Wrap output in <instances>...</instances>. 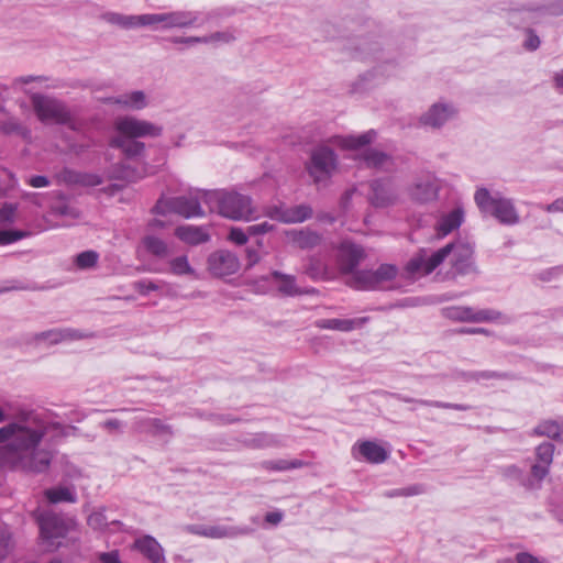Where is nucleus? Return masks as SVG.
Masks as SVG:
<instances>
[{
  "label": "nucleus",
  "mask_w": 563,
  "mask_h": 563,
  "mask_svg": "<svg viewBox=\"0 0 563 563\" xmlns=\"http://www.w3.org/2000/svg\"><path fill=\"white\" fill-rule=\"evenodd\" d=\"M68 434L67 428L52 422L35 410H21L0 428V466L40 474L48 470L54 444Z\"/></svg>",
  "instance_id": "nucleus-1"
},
{
  "label": "nucleus",
  "mask_w": 563,
  "mask_h": 563,
  "mask_svg": "<svg viewBox=\"0 0 563 563\" xmlns=\"http://www.w3.org/2000/svg\"><path fill=\"white\" fill-rule=\"evenodd\" d=\"M449 255H452L451 266L455 275L479 274L475 262V243L457 239L432 254H429L427 250H420L406 264V276L409 278L427 276L439 267Z\"/></svg>",
  "instance_id": "nucleus-2"
},
{
  "label": "nucleus",
  "mask_w": 563,
  "mask_h": 563,
  "mask_svg": "<svg viewBox=\"0 0 563 563\" xmlns=\"http://www.w3.org/2000/svg\"><path fill=\"white\" fill-rule=\"evenodd\" d=\"M202 201L210 211L235 221L256 219L253 199L235 190L217 189L202 192Z\"/></svg>",
  "instance_id": "nucleus-3"
},
{
  "label": "nucleus",
  "mask_w": 563,
  "mask_h": 563,
  "mask_svg": "<svg viewBox=\"0 0 563 563\" xmlns=\"http://www.w3.org/2000/svg\"><path fill=\"white\" fill-rule=\"evenodd\" d=\"M474 200L482 213L494 217L501 224L515 225L520 221L519 213L510 198L499 194L492 195L488 189L478 188L475 191Z\"/></svg>",
  "instance_id": "nucleus-4"
},
{
  "label": "nucleus",
  "mask_w": 563,
  "mask_h": 563,
  "mask_svg": "<svg viewBox=\"0 0 563 563\" xmlns=\"http://www.w3.org/2000/svg\"><path fill=\"white\" fill-rule=\"evenodd\" d=\"M31 103L40 121L67 124L71 130H77L71 113L64 102L45 95L34 93L31 97Z\"/></svg>",
  "instance_id": "nucleus-5"
},
{
  "label": "nucleus",
  "mask_w": 563,
  "mask_h": 563,
  "mask_svg": "<svg viewBox=\"0 0 563 563\" xmlns=\"http://www.w3.org/2000/svg\"><path fill=\"white\" fill-rule=\"evenodd\" d=\"M398 267L393 264H382L376 269H362L353 273L346 284L357 290H382L385 284L396 278Z\"/></svg>",
  "instance_id": "nucleus-6"
},
{
  "label": "nucleus",
  "mask_w": 563,
  "mask_h": 563,
  "mask_svg": "<svg viewBox=\"0 0 563 563\" xmlns=\"http://www.w3.org/2000/svg\"><path fill=\"white\" fill-rule=\"evenodd\" d=\"M306 168L314 184L319 185L327 181L336 169L334 151L327 145L314 147Z\"/></svg>",
  "instance_id": "nucleus-7"
},
{
  "label": "nucleus",
  "mask_w": 563,
  "mask_h": 563,
  "mask_svg": "<svg viewBox=\"0 0 563 563\" xmlns=\"http://www.w3.org/2000/svg\"><path fill=\"white\" fill-rule=\"evenodd\" d=\"M202 192L203 191H200V197L179 196L169 199H159L153 207V212L157 214L174 212L187 219L202 217L205 214L200 206Z\"/></svg>",
  "instance_id": "nucleus-8"
},
{
  "label": "nucleus",
  "mask_w": 563,
  "mask_h": 563,
  "mask_svg": "<svg viewBox=\"0 0 563 563\" xmlns=\"http://www.w3.org/2000/svg\"><path fill=\"white\" fill-rule=\"evenodd\" d=\"M114 129L118 135L140 139V137H158L163 133V128L146 120L135 117H121L114 122Z\"/></svg>",
  "instance_id": "nucleus-9"
},
{
  "label": "nucleus",
  "mask_w": 563,
  "mask_h": 563,
  "mask_svg": "<svg viewBox=\"0 0 563 563\" xmlns=\"http://www.w3.org/2000/svg\"><path fill=\"white\" fill-rule=\"evenodd\" d=\"M93 336L95 334L88 331H81L73 328H56L33 334L30 343L35 346H40L42 344L52 346L63 342L78 341Z\"/></svg>",
  "instance_id": "nucleus-10"
},
{
  "label": "nucleus",
  "mask_w": 563,
  "mask_h": 563,
  "mask_svg": "<svg viewBox=\"0 0 563 563\" xmlns=\"http://www.w3.org/2000/svg\"><path fill=\"white\" fill-rule=\"evenodd\" d=\"M41 538L51 547L55 541L65 538L68 532V525L63 517L53 512H43L37 517Z\"/></svg>",
  "instance_id": "nucleus-11"
},
{
  "label": "nucleus",
  "mask_w": 563,
  "mask_h": 563,
  "mask_svg": "<svg viewBox=\"0 0 563 563\" xmlns=\"http://www.w3.org/2000/svg\"><path fill=\"white\" fill-rule=\"evenodd\" d=\"M133 429L137 433L157 438L165 443H168L175 434L170 424L165 423L159 418L146 416H136L133 420Z\"/></svg>",
  "instance_id": "nucleus-12"
},
{
  "label": "nucleus",
  "mask_w": 563,
  "mask_h": 563,
  "mask_svg": "<svg viewBox=\"0 0 563 563\" xmlns=\"http://www.w3.org/2000/svg\"><path fill=\"white\" fill-rule=\"evenodd\" d=\"M369 202L375 208H387L399 200L395 184L389 178L375 179L371 183Z\"/></svg>",
  "instance_id": "nucleus-13"
},
{
  "label": "nucleus",
  "mask_w": 563,
  "mask_h": 563,
  "mask_svg": "<svg viewBox=\"0 0 563 563\" xmlns=\"http://www.w3.org/2000/svg\"><path fill=\"white\" fill-rule=\"evenodd\" d=\"M207 263L209 272L217 277L233 275L240 269L241 265L239 257L228 250L211 253Z\"/></svg>",
  "instance_id": "nucleus-14"
},
{
  "label": "nucleus",
  "mask_w": 563,
  "mask_h": 563,
  "mask_svg": "<svg viewBox=\"0 0 563 563\" xmlns=\"http://www.w3.org/2000/svg\"><path fill=\"white\" fill-rule=\"evenodd\" d=\"M162 30L169 29H187L192 26H201L207 19H201L200 14L195 11H169L162 13Z\"/></svg>",
  "instance_id": "nucleus-15"
},
{
  "label": "nucleus",
  "mask_w": 563,
  "mask_h": 563,
  "mask_svg": "<svg viewBox=\"0 0 563 563\" xmlns=\"http://www.w3.org/2000/svg\"><path fill=\"white\" fill-rule=\"evenodd\" d=\"M456 114V109L450 103H433L420 118L423 126L440 129Z\"/></svg>",
  "instance_id": "nucleus-16"
},
{
  "label": "nucleus",
  "mask_w": 563,
  "mask_h": 563,
  "mask_svg": "<svg viewBox=\"0 0 563 563\" xmlns=\"http://www.w3.org/2000/svg\"><path fill=\"white\" fill-rule=\"evenodd\" d=\"M409 196L412 200L419 203L430 202L438 197L439 185L433 175H423L416 179V181L408 189Z\"/></svg>",
  "instance_id": "nucleus-17"
},
{
  "label": "nucleus",
  "mask_w": 563,
  "mask_h": 563,
  "mask_svg": "<svg viewBox=\"0 0 563 563\" xmlns=\"http://www.w3.org/2000/svg\"><path fill=\"white\" fill-rule=\"evenodd\" d=\"M189 530L198 536L211 539H233L241 536H247L253 532L250 527L234 526H191Z\"/></svg>",
  "instance_id": "nucleus-18"
},
{
  "label": "nucleus",
  "mask_w": 563,
  "mask_h": 563,
  "mask_svg": "<svg viewBox=\"0 0 563 563\" xmlns=\"http://www.w3.org/2000/svg\"><path fill=\"white\" fill-rule=\"evenodd\" d=\"M554 449L555 446L551 442H543L536 448V461L531 465V475L536 481L541 482L548 476L553 462Z\"/></svg>",
  "instance_id": "nucleus-19"
},
{
  "label": "nucleus",
  "mask_w": 563,
  "mask_h": 563,
  "mask_svg": "<svg viewBox=\"0 0 563 563\" xmlns=\"http://www.w3.org/2000/svg\"><path fill=\"white\" fill-rule=\"evenodd\" d=\"M364 257L365 253L362 246L353 243H342L339 250V265L342 273L352 276Z\"/></svg>",
  "instance_id": "nucleus-20"
},
{
  "label": "nucleus",
  "mask_w": 563,
  "mask_h": 563,
  "mask_svg": "<svg viewBox=\"0 0 563 563\" xmlns=\"http://www.w3.org/2000/svg\"><path fill=\"white\" fill-rule=\"evenodd\" d=\"M465 219L464 209L461 206L455 207L449 212H443L439 216L435 223V233L438 238H444L457 230Z\"/></svg>",
  "instance_id": "nucleus-21"
},
{
  "label": "nucleus",
  "mask_w": 563,
  "mask_h": 563,
  "mask_svg": "<svg viewBox=\"0 0 563 563\" xmlns=\"http://www.w3.org/2000/svg\"><path fill=\"white\" fill-rule=\"evenodd\" d=\"M134 549L137 550L150 563H166L164 550L158 541L151 537L144 536L134 541Z\"/></svg>",
  "instance_id": "nucleus-22"
},
{
  "label": "nucleus",
  "mask_w": 563,
  "mask_h": 563,
  "mask_svg": "<svg viewBox=\"0 0 563 563\" xmlns=\"http://www.w3.org/2000/svg\"><path fill=\"white\" fill-rule=\"evenodd\" d=\"M376 393L382 396L393 397L396 400H399V401H402L406 404H416V405H420V406L435 407V408H441V409H454V410H459V411H466V410L471 409V407L468 405H463V404H451V402H443V401H438V400L416 399V398H411V397L405 396L399 393H390L387 390H379Z\"/></svg>",
  "instance_id": "nucleus-23"
},
{
  "label": "nucleus",
  "mask_w": 563,
  "mask_h": 563,
  "mask_svg": "<svg viewBox=\"0 0 563 563\" xmlns=\"http://www.w3.org/2000/svg\"><path fill=\"white\" fill-rule=\"evenodd\" d=\"M369 321L368 317H360L353 319H321L317 321L320 329L334 330L340 332H351L363 328Z\"/></svg>",
  "instance_id": "nucleus-24"
},
{
  "label": "nucleus",
  "mask_w": 563,
  "mask_h": 563,
  "mask_svg": "<svg viewBox=\"0 0 563 563\" xmlns=\"http://www.w3.org/2000/svg\"><path fill=\"white\" fill-rule=\"evenodd\" d=\"M364 165L368 168L389 172L394 168L395 163L390 155L376 148H368L361 155Z\"/></svg>",
  "instance_id": "nucleus-25"
},
{
  "label": "nucleus",
  "mask_w": 563,
  "mask_h": 563,
  "mask_svg": "<svg viewBox=\"0 0 563 563\" xmlns=\"http://www.w3.org/2000/svg\"><path fill=\"white\" fill-rule=\"evenodd\" d=\"M109 145L112 148H119L126 158H136L143 155L145 151V144L134 139L115 135L109 141Z\"/></svg>",
  "instance_id": "nucleus-26"
},
{
  "label": "nucleus",
  "mask_w": 563,
  "mask_h": 563,
  "mask_svg": "<svg viewBox=\"0 0 563 563\" xmlns=\"http://www.w3.org/2000/svg\"><path fill=\"white\" fill-rule=\"evenodd\" d=\"M175 235L190 245H198L209 241L210 235L205 229L195 225H179L175 229Z\"/></svg>",
  "instance_id": "nucleus-27"
},
{
  "label": "nucleus",
  "mask_w": 563,
  "mask_h": 563,
  "mask_svg": "<svg viewBox=\"0 0 563 563\" xmlns=\"http://www.w3.org/2000/svg\"><path fill=\"white\" fill-rule=\"evenodd\" d=\"M358 454L369 463L379 464L388 459V452L374 441H363L357 444Z\"/></svg>",
  "instance_id": "nucleus-28"
},
{
  "label": "nucleus",
  "mask_w": 563,
  "mask_h": 563,
  "mask_svg": "<svg viewBox=\"0 0 563 563\" xmlns=\"http://www.w3.org/2000/svg\"><path fill=\"white\" fill-rule=\"evenodd\" d=\"M376 137V132L374 130H369L360 135H349V136H335L334 141L338 145L346 150H357L365 145L371 144Z\"/></svg>",
  "instance_id": "nucleus-29"
},
{
  "label": "nucleus",
  "mask_w": 563,
  "mask_h": 563,
  "mask_svg": "<svg viewBox=\"0 0 563 563\" xmlns=\"http://www.w3.org/2000/svg\"><path fill=\"white\" fill-rule=\"evenodd\" d=\"M287 236L295 245L302 250L314 247L320 243L321 240L318 233L305 229L290 230L287 232Z\"/></svg>",
  "instance_id": "nucleus-30"
},
{
  "label": "nucleus",
  "mask_w": 563,
  "mask_h": 563,
  "mask_svg": "<svg viewBox=\"0 0 563 563\" xmlns=\"http://www.w3.org/2000/svg\"><path fill=\"white\" fill-rule=\"evenodd\" d=\"M142 244L147 253L161 260L167 258L172 253L168 244L154 234H146L142 239Z\"/></svg>",
  "instance_id": "nucleus-31"
},
{
  "label": "nucleus",
  "mask_w": 563,
  "mask_h": 563,
  "mask_svg": "<svg viewBox=\"0 0 563 563\" xmlns=\"http://www.w3.org/2000/svg\"><path fill=\"white\" fill-rule=\"evenodd\" d=\"M120 107L130 110H142L148 106L147 97L142 90L121 95Z\"/></svg>",
  "instance_id": "nucleus-32"
},
{
  "label": "nucleus",
  "mask_w": 563,
  "mask_h": 563,
  "mask_svg": "<svg viewBox=\"0 0 563 563\" xmlns=\"http://www.w3.org/2000/svg\"><path fill=\"white\" fill-rule=\"evenodd\" d=\"M101 19L112 25H117L124 30L136 29V15H126L118 12H104Z\"/></svg>",
  "instance_id": "nucleus-33"
},
{
  "label": "nucleus",
  "mask_w": 563,
  "mask_h": 563,
  "mask_svg": "<svg viewBox=\"0 0 563 563\" xmlns=\"http://www.w3.org/2000/svg\"><path fill=\"white\" fill-rule=\"evenodd\" d=\"M272 277L279 282L278 290L286 296H297L301 291L296 285V278L292 275H287L278 271L272 273Z\"/></svg>",
  "instance_id": "nucleus-34"
},
{
  "label": "nucleus",
  "mask_w": 563,
  "mask_h": 563,
  "mask_svg": "<svg viewBox=\"0 0 563 563\" xmlns=\"http://www.w3.org/2000/svg\"><path fill=\"white\" fill-rule=\"evenodd\" d=\"M306 465H307L306 462L298 460V459H294V460L278 459V460L264 461L262 463V466L265 470L277 471V472L301 468Z\"/></svg>",
  "instance_id": "nucleus-35"
},
{
  "label": "nucleus",
  "mask_w": 563,
  "mask_h": 563,
  "mask_svg": "<svg viewBox=\"0 0 563 563\" xmlns=\"http://www.w3.org/2000/svg\"><path fill=\"white\" fill-rule=\"evenodd\" d=\"M313 214L312 208L309 205H297L287 207L286 220L287 223H301L310 219Z\"/></svg>",
  "instance_id": "nucleus-36"
},
{
  "label": "nucleus",
  "mask_w": 563,
  "mask_h": 563,
  "mask_svg": "<svg viewBox=\"0 0 563 563\" xmlns=\"http://www.w3.org/2000/svg\"><path fill=\"white\" fill-rule=\"evenodd\" d=\"M533 432L538 435L563 440V424H559L555 421H544L537 426Z\"/></svg>",
  "instance_id": "nucleus-37"
},
{
  "label": "nucleus",
  "mask_w": 563,
  "mask_h": 563,
  "mask_svg": "<svg viewBox=\"0 0 563 563\" xmlns=\"http://www.w3.org/2000/svg\"><path fill=\"white\" fill-rule=\"evenodd\" d=\"M69 183L79 184L87 187H96L102 184V178L97 174L65 172Z\"/></svg>",
  "instance_id": "nucleus-38"
},
{
  "label": "nucleus",
  "mask_w": 563,
  "mask_h": 563,
  "mask_svg": "<svg viewBox=\"0 0 563 563\" xmlns=\"http://www.w3.org/2000/svg\"><path fill=\"white\" fill-rule=\"evenodd\" d=\"M169 272L176 276L192 275L195 269L188 262L186 255L177 256L168 262Z\"/></svg>",
  "instance_id": "nucleus-39"
},
{
  "label": "nucleus",
  "mask_w": 563,
  "mask_h": 563,
  "mask_svg": "<svg viewBox=\"0 0 563 563\" xmlns=\"http://www.w3.org/2000/svg\"><path fill=\"white\" fill-rule=\"evenodd\" d=\"M45 496L52 504H57L62 501H76L74 493L68 487H57L47 489L45 492Z\"/></svg>",
  "instance_id": "nucleus-40"
},
{
  "label": "nucleus",
  "mask_w": 563,
  "mask_h": 563,
  "mask_svg": "<svg viewBox=\"0 0 563 563\" xmlns=\"http://www.w3.org/2000/svg\"><path fill=\"white\" fill-rule=\"evenodd\" d=\"M145 176V172H139L129 165L120 164L113 170V177L130 183H134Z\"/></svg>",
  "instance_id": "nucleus-41"
},
{
  "label": "nucleus",
  "mask_w": 563,
  "mask_h": 563,
  "mask_svg": "<svg viewBox=\"0 0 563 563\" xmlns=\"http://www.w3.org/2000/svg\"><path fill=\"white\" fill-rule=\"evenodd\" d=\"M99 254L96 251H84L75 256L74 263L79 269H89L97 265Z\"/></svg>",
  "instance_id": "nucleus-42"
},
{
  "label": "nucleus",
  "mask_w": 563,
  "mask_h": 563,
  "mask_svg": "<svg viewBox=\"0 0 563 563\" xmlns=\"http://www.w3.org/2000/svg\"><path fill=\"white\" fill-rule=\"evenodd\" d=\"M249 446L254 449H262L268 446H277L278 441L274 435L267 433H257L245 442Z\"/></svg>",
  "instance_id": "nucleus-43"
},
{
  "label": "nucleus",
  "mask_w": 563,
  "mask_h": 563,
  "mask_svg": "<svg viewBox=\"0 0 563 563\" xmlns=\"http://www.w3.org/2000/svg\"><path fill=\"white\" fill-rule=\"evenodd\" d=\"M150 26L153 30H162V13H147L136 15V27Z\"/></svg>",
  "instance_id": "nucleus-44"
},
{
  "label": "nucleus",
  "mask_w": 563,
  "mask_h": 563,
  "mask_svg": "<svg viewBox=\"0 0 563 563\" xmlns=\"http://www.w3.org/2000/svg\"><path fill=\"white\" fill-rule=\"evenodd\" d=\"M286 212L287 206L285 203L266 206L263 209L264 216L282 223H287Z\"/></svg>",
  "instance_id": "nucleus-45"
},
{
  "label": "nucleus",
  "mask_w": 563,
  "mask_h": 563,
  "mask_svg": "<svg viewBox=\"0 0 563 563\" xmlns=\"http://www.w3.org/2000/svg\"><path fill=\"white\" fill-rule=\"evenodd\" d=\"M87 523L93 530L101 531L108 527L109 521H108L103 510H96L89 515V517L87 519Z\"/></svg>",
  "instance_id": "nucleus-46"
},
{
  "label": "nucleus",
  "mask_w": 563,
  "mask_h": 563,
  "mask_svg": "<svg viewBox=\"0 0 563 563\" xmlns=\"http://www.w3.org/2000/svg\"><path fill=\"white\" fill-rule=\"evenodd\" d=\"M446 317L459 320L472 322V308L470 307H453L445 309Z\"/></svg>",
  "instance_id": "nucleus-47"
},
{
  "label": "nucleus",
  "mask_w": 563,
  "mask_h": 563,
  "mask_svg": "<svg viewBox=\"0 0 563 563\" xmlns=\"http://www.w3.org/2000/svg\"><path fill=\"white\" fill-rule=\"evenodd\" d=\"M165 284L164 282H153L148 279H141L133 283V288L141 295L146 296L151 291H156L161 288V285Z\"/></svg>",
  "instance_id": "nucleus-48"
},
{
  "label": "nucleus",
  "mask_w": 563,
  "mask_h": 563,
  "mask_svg": "<svg viewBox=\"0 0 563 563\" xmlns=\"http://www.w3.org/2000/svg\"><path fill=\"white\" fill-rule=\"evenodd\" d=\"M501 313L493 309H482L474 311L472 309V322L496 321L500 318Z\"/></svg>",
  "instance_id": "nucleus-49"
},
{
  "label": "nucleus",
  "mask_w": 563,
  "mask_h": 563,
  "mask_svg": "<svg viewBox=\"0 0 563 563\" xmlns=\"http://www.w3.org/2000/svg\"><path fill=\"white\" fill-rule=\"evenodd\" d=\"M26 235V232L20 230H0V245L14 243Z\"/></svg>",
  "instance_id": "nucleus-50"
},
{
  "label": "nucleus",
  "mask_w": 563,
  "mask_h": 563,
  "mask_svg": "<svg viewBox=\"0 0 563 563\" xmlns=\"http://www.w3.org/2000/svg\"><path fill=\"white\" fill-rule=\"evenodd\" d=\"M463 377L465 380L479 382L482 379L503 378V377H505V375L501 373H498V372L482 371V372L464 373Z\"/></svg>",
  "instance_id": "nucleus-51"
},
{
  "label": "nucleus",
  "mask_w": 563,
  "mask_h": 563,
  "mask_svg": "<svg viewBox=\"0 0 563 563\" xmlns=\"http://www.w3.org/2000/svg\"><path fill=\"white\" fill-rule=\"evenodd\" d=\"M12 549L11 533L7 528L0 527V559H4Z\"/></svg>",
  "instance_id": "nucleus-52"
},
{
  "label": "nucleus",
  "mask_w": 563,
  "mask_h": 563,
  "mask_svg": "<svg viewBox=\"0 0 563 563\" xmlns=\"http://www.w3.org/2000/svg\"><path fill=\"white\" fill-rule=\"evenodd\" d=\"M274 229V224L269 223L268 221H264L261 223L249 225L247 233L250 234V236H260L268 232H272Z\"/></svg>",
  "instance_id": "nucleus-53"
},
{
  "label": "nucleus",
  "mask_w": 563,
  "mask_h": 563,
  "mask_svg": "<svg viewBox=\"0 0 563 563\" xmlns=\"http://www.w3.org/2000/svg\"><path fill=\"white\" fill-rule=\"evenodd\" d=\"M250 234L247 228L245 230L241 228H232L229 233V240L236 245H244L249 241Z\"/></svg>",
  "instance_id": "nucleus-54"
},
{
  "label": "nucleus",
  "mask_w": 563,
  "mask_h": 563,
  "mask_svg": "<svg viewBox=\"0 0 563 563\" xmlns=\"http://www.w3.org/2000/svg\"><path fill=\"white\" fill-rule=\"evenodd\" d=\"M16 207L12 203H5L0 209V222L12 223L14 221Z\"/></svg>",
  "instance_id": "nucleus-55"
},
{
  "label": "nucleus",
  "mask_w": 563,
  "mask_h": 563,
  "mask_svg": "<svg viewBox=\"0 0 563 563\" xmlns=\"http://www.w3.org/2000/svg\"><path fill=\"white\" fill-rule=\"evenodd\" d=\"M540 43L539 36L531 29H528L523 47L528 51H536L540 46Z\"/></svg>",
  "instance_id": "nucleus-56"
},
{
  "label": "nucleus",
  "mask_w": 563,
  "mask_h": 563,
  "mask_svg": "<svg viewBox=\"0 0 563 563\" xmlns=\"http://www.w3.org/2000/svg\"><path fill=\"white\" fill-rule=\"evenodd\" d=\"M100 427L107 430L109 433L122 432L123 422L119 419H108L100 423Z\"/></svg>",
  "instance_id": "nucleus-57"
},
{
  "label": "nucleus",
  "mask_w": 563,
  "mask_h": 563,
  "mask_svg": "<svg viewBox=\"0 0 563 563\" xmlns=\"http://www.w3.org/2000/svg\"><path fill=\"white\" fill-rule=\"evenodd\" d=\"M306 273L312 278H318V277L322 276L323 268H322L320 261L316 260V258H311L309 265L306 268Z\"/></svg>",
  "instance_id": "nucleus-58"
},
{
  "label": "nucleus",
  "mask_w": 563,
  "mask_h": 563,
  "mask_svg": "<svg viewBox=\"0 0 563 563\" xmlns=\"http://www.w3.org/2000/svg\"><path fill=\"white\" fill-rule=\"evenodd\" d=\"M203 37L207 40V44L213 43V42L229 43L234 38L230 32H216L211 35L203 36Z\"/></svg>",
  "instance_id": "nucleus-59"
},
{
  "label": "nucleus",
  "mask_w": 563,
  "mask_h": 563,
  "mask_svg": "<svg viewBox=\"0 0 563 563\" xmlns=\"http://www.w3.org/2000/svg\"><path fill=\"white\" fill-rule=\"evenodd\" d=\"M27 184L33 188H43L51 185V180L46 176L36 175L27 179Z\"/></svg>",
  "instance_id": "nucleus-60"
},
{
  "label": "nucleus",
  "mask_w": 563,
  "mask_h": 563,
  "mask_svg": "<svg viewBox=\"0 0 563 563\" xmlns=\"http://www.w3.org/2000/svg\"><path fill=\"white\" fill-rule=\"evenodd\" d=\"M544 11L551 15L563 14V0H554L550 2L547 7H544Z\"/></svg>",
  "instance_id": "nucleus-61"
},
{
  "label": "nucleus",
  "mask_w": 563,
  "mask_h": 563,
  "mask_svg": "<svg viewBox=\"0 0 563 563\" xmlns=\"http://www.w3.org/2000/svg\"><path fill=\"white\" fill-rule=\"evenodd\" d=\"M501 474L507 478L520 479L522 471L516 465H508L501 470Z\"/></svg>",
  "instance_id": "nucleus-62"
},
{
  "label": "nucleus",
  "mask_w": 563,
  "mask_h": 563,
  "mask_svg": "<svg viewBox=\"0 0 563 563\" xmlns=\"http://www.w3.org/2000/svg\"><path fill=\"white\" fill-rule=\"evenodd\" d=\"M101 563H122L118 551L103 552L99 554Z\"/></svg>",
  "instance_id": "nucleus-63"
},
{
  "label": "nucleus",
  "mask_w": 563,
  "mask_h": 563,
  "mask_svg": "<svg viewBox=\"0 0 563 563\" xmlns=\"http://www.w3.org/2000/svg\"><path fill=\"white\" fill-rule=\"evenodd\" d=\"M517 563H544L539 560L537 556L528 553V552H519L516 555Z\"/></svg>",
  "instance_id": "nucleus-64"
}]
</instances>
